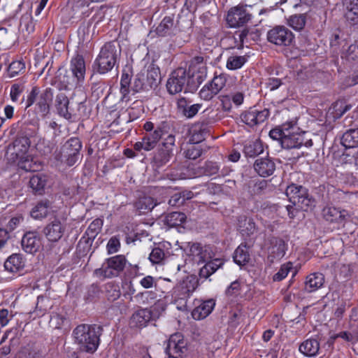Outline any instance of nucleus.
I'll use <instances>...</instances> for the list:
<instances>
[{"instance_id": "nucleus-37", "label": "nucleus", "mask_w": 358, "mask_h": 358, "mask_svg": "<svg viewBox=\"0 0 358 358\" xmlns=\"http://www.w3.org/2000/svg\"><path fill=\"white\" fill-rule=\"evenodd\" d=\"M234 261L239 266H244L250 261V253L248 248L245 244L241 243L234 253Z\"/></svg>"}, {"instance_id": "nucleus-9", "label": "nucleus", "mask_w": 358, "mask_h": 358, "mask_svg": "<svg viewBox=\"0 0 358 358\" xmlns=\"http://www.w3.org/2000/svg\"><path fill=\"white\" fill-rule=\"evenodd\" d=\"M82 148L80 139L71 137L61 146L57 159L68 166H72L78 161Z\"/></svg>"}, {"instance_id": "nucleus-19", "label": "nucleus", "mask_w": 358, "mask_h": 358, "mask_svg": "<svg viewBox=\"0 0 358 358\" xmlns=\"http://www.w3.org/2000/svg\"><path fill=\"white\" fill-rule=\"evenodd\" d=\"M296 129V124L294 122L293 129H287V134L284 136V138L281 142L282 148L285 149H296L300 148L301 146L305 145L307 148L313 145L311 139L305 141L304 133H297L294 131Z\"/></svg>"}, {"instance_id": "nucleus-23", "label": "nucleus", "mask_w": 358, "mask_h": 358, "mask_svg": "<svg viewBox=\"0 0 358 358\" xmlns=\"http://www.w3.org/2000/svg\"><path fill=\"white\" fill-rule=\"evenodd\" d=\"M320 349V341L314 337L304 340L299 346V351L308 357H316L319 354Z\"/></svg>"}, {"instance_id": "nucleus-38", "label": "nucleus", "mask_w": 358, "mask_h": 358, "mask_svg": "<svg viewBox=\"0 0 358 358\" xmlns=\"http://www.w3.org/2000/svg\"><path fill=\"white\" fill-rule=\"evenodd\" d=\"M294 122H287L282 124L281 126L275 127L271 129L269 132V136L275 141H278L281 144L282 139L284 138V136L287 132V129H293Z\"/></svg>"}, {"instance_id": "nucleus-5", "label": "nucleus", "mask_w": 358, "mask_h": 358, "mask_svg": "<svg viewBox=\"0 0 358 358\" xmlns=\"http://www.w3.org/2000/svg\"><path fill=\"white\" fill-rule=\"evenodd\" d=\"M197 286L198 280L192 276H187L173 287L172 297L178 310H186L187 300Z\"/></svg>"}, {"instance_id": "nucleus-54", "label": "nucleus", "mask_w": 358, "mask_h": 358, "mask_svg": "<svg viewBox=\"0 0 358 358\" xmlns=\"http://www.w3.org/2000/svg\"><path fill=\"white\" fill-rule=\"evenodd\" d=\"M201 145L196 143L190 144L185 151V156L189 159H196L201 155Z\"/></svg>"}, {"instance_id": "nucleus-3", "label": "nucleus", "mask_w": 358, "mask_h": 358, "mask_svg": "<svg viewBox=\"0 0 358 358\" xmlns=\"http://www.w3.org/2000/svg\"><path fill=\"white\" fill-rule=\"evenodd\" d=\"M53 99V90L48 87L41 92L38 86H34L25 100V108L35 104V110L45 117L50 113V103Z\"/></svg>"}, {"instance_id": "nucleus-24", "label": "nucleus", "mask_w": 358, "mask_h": 358, "mask_svg": "<svg viewBox=\"0 0 358 358\" xmlns=\"http://www.w3.org/2000/svg\"><path fill=\"white\" fill-rule=\"evenodd\" d=\"M254 169L259 176L265 178L274 173L275 164L270 158H259L255 161Z\"/></svg>"}, {"instance_id": "nucleus-57", "label": "nucleus", "mask_w": 358, "mask_h": 358, "mask_svg": "<svg viewBox=\"0 0 358 358\" xmlns=\"http://www.w3.org/2000/svg\"><path fill=\"white\" fill-rule=\"evenodd\" d=\"M66 322V318L64 315L54 313L50 317V325L54 329H62Z\"/></svg>"}, {"instance_id": "nucleus-47", "label": "nucleus", "mask_w": 358, "mask_h": 358, "mask_svg": "<svg viewBox=\"0 0 358 358\" xmlns=\"http://www.w3.org/2000/svg\"><path fill=\"white\" fill-rule=\"evenodd\" d=\"M144 80H145V75L143 73H139L135 76L131 87L134 93L150 90L147 83H143Z\"/></svg>"}, {"instance_id": "nucleus-25", "label": "nucleus", "mask_w": 358, "mask_h": 358, "mask_svg": "<svg viewBox=\"0 0 358 358\" xmlns=\"http://www.w3.org/2000/svg\"><path fill=\"white\" fill-rule=\"evenodd\" d=\"M271 246L268 248V252L270 253L268 258H282L286 253L287 245L283 239L279 237H273L270 240ZM271 262H273V259H271Z\"/></svg>"}, {"instance_id": "nucleus-42", "label": "nucleus", "mask_w": 358, "mask_h": 358, "mask_svg": "<svg viewBox=\"0 0 358 358\" xmlns=\"http://www.w3.org/2000/svg\"><path fill=\"white\" fill-rule=\"evenodd\" d=\"M103 224V220L101 218H96L93 220L87 227L85 234L87 236V239L93 241L97 235L101 232Z\"/></svg>"}, {"instance_id": "nucleus-31", "label": "nucleus", "mask_w": 358, "mask_h": 358, "mask_svg": "<svg viewBox=\"0 0 358 358\" xmlns=\"http://www.w3.org/2000/svg\"><path fill=\"white\" fill-rule=\"evenodd\" d=\"M48 176L43 173L33 175L29 180V186L35 194L41 195L45 192Z\"/></svg>"}, {"instance_id": "nucleus-35", "label": "nucleus", "mask_w": 358, "mask_h": 358, "mask_svg": "<svg viewBox=\"0 0 358 358\" xmlns=\"http://www.w3.org/2000/svg\"><path fill=\"white\" fill-rule=\"evenodd\" d=\"M264 151L262 143L259 140L245 142L243 152L247 157H255Z\"/></svg>"}, {"instance_id": "nucleus-46", "label": "nucleus", "mask_w": 358, "mask_h": 358, "mask_svg": "<svg viewBox=\"0 0 358 358\" xmlns=\"http://www.w3.org/2000/svg\"><path fill=\"white\" fill-rule=\"evenodd\" d=\"M248 61L245 56L231 55L227 60L226 67L229 70H237L241 69Z\"/></svg>"}, {"instance_id": "nucleus-45", "label": "nucleus", "mask_w": 358, "mask_h": 358, "mask_svg": "<svg viewBox=\"0 0 358 358\" xmlns=\"http://www.w3.org/2000/svg\"><path fill=\"white\" fill-rule=\"evenodd\" d=\"M20 169L25 171H35L38 168V165L33 161L31 155H26L17 159L15 162Z\"/></svg>"}, {"instance_id": "nucleus-6", "label": "nucleus", "mask_w": 358, "mask_h": 358, "mask_svg": "<svg viewBox=\"0 0 358 358\" xmlns=\"http://www.w3.org/2000/svg\"><path fill=\"white\" fill-rule=\"evenodd\" d=\"M141 287L145 291L137 293L135 299L144 305H148L155 301L158 296V292L161 289L160 281L150 275H142L138 281Z\"/></svg>"}, {"instance_id": "nucleus-8", "label": "nucleus", "mask_w": 358, "mask_h": 358, "mask_svg": "<svg viewBox=\"0 0 358 358\" xmlns=\"http://www.w3.org/2000/svg\"><path fill=\"white\" fill-rule=\"evenodd\" d=\"M285 193L289 201L303 211H307L315 205V199L309 194L308 190L301 185L292 183L287 186Z\"/></svg>"}, {"instance_id": "nucleus-14", "label": "nucleus", "mask_w": 358, "mask_h": 358, "mask_svg": "<svg viewBox=\"0 0 358 358\" xmlns=\"http://www.w3.org/2000/svg\"><path fill=\"white\" fill-rule=\"evenodd\" d=\"M229 78V76L227 73H220L217 74L215 73L213 79L200 90V97L206 101L212 99L226 86Z\"/></svg>"}, {"instance_id": "nucleus-1", "label": "nucleus", "mask_w": 358, "mask_h": 358, "mask_svg": "<svg viewBox=\"0 0 358 358\" xmlns=\"http://www.w3.org/2000/svg\"><path fill=\"white\" fill-rule=\"evenodd\" d=\"M102 333L100 325L82 324L73 329L72 336L81 351L93 353L99 347Z\"/></svg>"}, {"instance_id": "nucleus-59", "label": "nucleus", "mask_w": 358, "mask_h": 358, "mask_svg": "<svg viewBox=\"0 0 358 358\" xmlns=\"http://www.w3.org/2000/svg\"><path fill=\"white\" fill-rule=\"evenodd\" d=\"M165 257L164 251L159 248H155L150 254L149 259L153 264H160Z\"/></svg>"}, {"instance_id": "nucleus-4", "label": "nucleus", "mask_w": 358, "mask_h": 358, "mask_svg": "<svg viewBox=\"0 0 358 358\" xmlns=\"http://www.w3.org/2000/svg\"><path fill=\"white\" fill-rule=\"evenodd\" d=\"M128 261L124 255L106 258L100 268L93 271V275L101 280L119 277L127 267Z\"/></svg>"}, {"instance_id": "nucleus-60", "label": "nucleus", "mask_w": 358, "mask_h": 358, "mask_svg": "<svg viewBox=\"0 0 358 358\" xmlns=\"http://www.w3.org/2000/svg\"><path fill=\"white\" fill-rule=\"evenodd\" d=\"M13 39V34L9 32L6 28H0V45L3 47H7L12 43Z\"/></svg>"}, {"instance_id": "nucleus-15", "label": "nucleus", "mask_w": 358, "mask_h": 358, "mask_svg": "<svg viewBox=\"0 0 358 358\" xmlns=\"http://www.w3.org/2000/svg\"><path fill=\"white\" fill-rule=\"evenodd\" d=\"M176 137L173 134L167 136L157 149L153 157V163L157 168L166 164L173 155Z\"/></svg>"}, {"instance_id": "nucleus-53", "label": "nucleus", "mask_w": 358, "mask_h": 358, "mask_svg": "<svg viewBox=\"0 0 358 358\" xmlns=\"http://www.w3.org/2000/svg\"><path fill=\"white\" fill-rule=\"evenodd\" d=\"M162 135L156 129L150 133H147L144 135L145 140L147 141L148 145L151 149H154L159 140L162 138Z\"/></svg>"}, {"instance_id": "nucleus-34", "label": "nucleus", "mask_w": 358, "mask_h": 358, "mask_svg": "<svg viewBox=\"0 0 358 358\" xmlns=\"http://www.w3.org/2000/svg\"><path fill=\"white\" fill-rule=\"evenodd\" d=\"M341 144L345 148H355L358 147V128L350 129L342 136Z\"/></svg>"}, {"instance_id": "nucleus-21", "label": "nucleus", "mask_w": 358, "mask_h": 358, "mask_svg": "<svg viewBox=\"0 0 358 358\" xmlns=\"http://www.w3.org/2000/svg\"><path fill=\"white\" fill-rule=\"evenodd\" d=\"M322 213L326 221L338 224H343L348 217L347 210L329 206H325Z\"/></svg>"}, {"instance_id": "nucleus-41", "label": "nucleus", "mask_w": 358, "mask_h": 358, "mask_svg": "<svg viewBox=\"0 0 358 358\" xmlns=\"http://www.w3.org/2000/svg\"><path fill=\"white\" fill-rule=\"evenodd\" d=\"M157 205V202L151 196L140 197L135 203V206L141 213L150 211Z\"/></svg>"}, {"instance_id": "nucleus-10", "label": "nucleus", "mask_w": 358, "mask_h": 358, "mask_svg": "<svg viewBox=\"0 0 358 358\" xmlns=\"http://www.w3.org/2000/svg\"><path fill=\"white\" fill-rule=\"evenodd\" d=\"M201 252L198 258L199 262H206L205 265L200 268L199 276L203 278H208L224 264V260L220 258H215L213 247L210 245L201 246Z\"/></svg>"}, {"instance_id": "nucleus-13", "label": "nucleus", "mask_w": 358, "mask_h": 358, "mask_svg": "<svg viewBox=\"0 0 358 358\" xmlns=\"http://www.w3.org/2000/svg\"><path fill=\"white\" fill-rule=\"evenodd\" d=\"M188 76L192 80V89L197 90L199 86L203 82L207 76V66L202 56L193 57L189 66Z\"/></svg>"}, {"instance_id": "nucleus-29", "label": "nucleus", "mask_w": 358, "mask_h": 358, "mask_svg": "<svg viewBox=\"0 0 358 358\" xmlns=\"http://www.w3.org/2000/svg\"><path fill=\"white\" fill-rule=\"evenodd\" d=\"M324 283V276L321 273H313L308 275L304 282V289L307 292H313L321 288Z\"/></svg>"}, {"instance_id": "nucleus-16", "label": "nucleus", "mask_w": 358, "mask_h": 358, "mask_svg": "<svg viewBox=\"0 0 358 358\" xmlns=\"http://www.w3.org/2000/svg\"><path fill=\"white\" fill-rule=\"evenodd\" d=\"M187 345L183 335L175 333L167 341L165 352L169 358H181L187 350Z\"/></svg>"}, {"instance_id": "nucleus-44", "label": "nucleus", "mask_w": 358, "mask_h": 358, "mask_svg": "<svg viewBox=\"0 0 358 358\" xmlns=\"http://www.w3.org/2000/svg\"><path fill=\"white\" fill-rule=\"evenodd\" d=\"M306 23V14H296L291 15L288 20L287 24L289 27L295 31L302 30Z\"/></svg>"}, {"instance_id": "nucleus-62", "label": "nucleus", "mask_w": 358, "mask_h": 358, "mask_svg": "<svg viewBox=\"0 0 358 358\" xmlns=\"http://www.w3.org/2000/svg\"><path fill=\"white\" fill-rule=\"evenodd\" d=\"M120 248V238L117 236H112L106 245V250L108 254H113L117 252Z\"/></svg>"}, {"instance_id": "nucleus-43", "label": "nucleus", "mask_w": 358, "mask_h": 358, "mask_svg": "<svg viewBox=\"0 0 358 358\" xmlns=\"http://www.w3.org/2000/svg\"><path fill=\"white\" fill-rule=\"evenodd\" d=\"M166 303L164 299H159L157 300L152 306L149 308L148 311L150 313V315L154 321H156L159 319L162 315L164 313L166 309Z\"/></svg>"}, {"instance_id": "nucleus-17", "label": "nucleus", "mask_w": 358, "mask_h": 358, "mask_svg": "<svg viewBox=\"0 0 358 358\" xmlns=\"http://www.w3.org/2000/svg\"><path fill=\"white\" fill-rule=\"evenodd\" d=\"M30 147V140L27 136H21L15 139V141L8 146L6 150V157L12 163H15L17 159L26 155Z\"/></svg>"}, {"instance_id": "nucleus-11", "label": "nucleus", "mask_w": 358, "mask_h": 358, "mask_svg": "<svg viewBox=\"0 0 358 358\" xmlns=\"http://www.w3.org/2000/svg\"><path fill=\"white\" fill-rule=\"evenodd\" d=\"M70 70L73 75L72 78L67 77L66 79H65L66 76L64 75L63 79H62L61 73L58 76L65 88H66L69 85L73 83L78 85L84 81L86 73V66L85 59L83 55L77 54L71 58L70 62Z\"/></svg>"}, {"instance_id": "nucleus-40", "label": "nucleus", "mask_w": 358, "mask_h": 358, "mask_svg": "<svg viewBox=\"0 0 358 358\" xmlns=\"http://www.w3.org/2000/svg\"><path fill=\"white\" fill-rule=\"evenodd\" d=\"M173 17L171 16H166L157 27L155 32L159 36H166L170 34L173 27Z\"/></svg>"}, {"instance_id": "nucleus-18", "label": "nucleus", "mask_w": 358, "mask_h": 358, "mask_svg": "<svg viewBox=\"0 0 358 358\" xmlns=\"http://www.w3.org/2000/svg\"><path fill=\"white\" fill-rule=\"evenodd\" d=\"M247 5H238L227 13V23L230 27H238L248 23L252 15L247 10Z\"/></svg>"}, {"instance_id": "nucleus-48", "label": "nucleus", "mask_w": 358, "mask_h": 358, "mask_svg": "<svg viewBox=\"0 0 358 358\" xmlns=\"http://www.w3.org/2000/svg\"><path fill=\"white\" fill-rule=\"evenodd\" d=\"M268 187V182L265 180L252 181L249 185V192L252 196L260 195L264 192Z\"/></svg>"}, {"instance_id": "nucleus-36", "label": "nucleus", "mask_w": 358, "mask_h": 358, "mask_svg": "<svg viewBox=\"0 0 358 358\" xmlns=\"http://www.w3.org/2000/svg\"><path fill=\"white\" fill-rule=\"evenodd\" d=\"M50 208L51 203L49 200H41L32 208L31 215L35 219L43 218L47 216Z\"/></svg>"}, {"instance_id": "nucleus-64", "label": "nucleus", "mask_w": 358, "mask_h": 358, "mask_svg": "<svg viewBox=\"0 0 358 358\" xmlns=\"http://www.w3.org/2000/svg\"><path fill=\"white\" fill-rule=\"evenodd\" d=\"M350 325L352 331L358 337V306L352 310Z\"/></svg>"}, {"instance_id": "nucleus-2", "label": "nucleus", "mask_w": 358, "mask_h": 358, "mask_svg": "<svg viewBox=\"0 0 358 358\" xmlns=\"http://www.w3.org/2000/svg\"><path fill=\"white\" fill-rule=\"evenodd\" d=\"M121 55V46L117 41L106 43L93 63L94 71L99 74L110 72L117 64Z\"/></svg>"}, {"instance_id": "nucleus-56", "label": "nucleus", "mask_w": 358, "mask_h": 358, "mask_svg": "<svg viewBox=\"0 0 358 358\" xmlns=\"http://www.w3.org/2000/svg\"><path fill=\"white\" fill-rule=\"evenodd\" d=\"M239 227L242 233L249 235L255 231V224L252 219L244 217L239 220Z\"/></svg>"}, {"instance_id": "nucleus-22", "label": "nucleus", "mask_w": 358, "mask_h": 358, "mask_svg": "<svg viewBox=\"0 0 358 358\" xmlns=\"http://www.w3.org/2000/svg\"><path fill=\"white\" fill-rule=\"evenodd\" d=\"M21 245L26 252L35 253L38 250L41 245L40 238L36 232H27L22 238Z\"/></svg>"}, {"instance_id": "nucleus-49", "label": "nucleus", "mask_w": 358, "mask_h": 358, "mask_svg": "<svg viewBox=\"0 0 358 358\" xmlns=\"http://www.w3.org/2000/svg\"><path fill=\"white\" fill-rule=\"evenodd\" d=\"M293 263L291 262H286L281 265L279 271L273 276L274 282H280L284 280L288 273L293 270Z\"/></svg>"}, {"instance_id": "nucleus-52", "label": "nucleus", "mask_w": 358, "mask_h": 358, "mask_svg": "<svg viewBox=\"0 0 358 358\" xmlns=\"http://www.w3.org/2000/svg\"><path fill=\"white\" fill-rule=\"evenodd\" d=\"M25 69V64L21 60L12 62L8 68V73L10 77L13 78L22 73Z\"/></svg>"}, {"instance_id": "nucleus-12", "label": "nucleus", "mask_w": 358, "mask_h": 358, "mask_svg": "<svg viewBox=\"0 0 358 358\" xmlns=\"http://www.w3.org/2000/svg\"><path fill=\"white\" fill-rule=\"evenodd\" d=\"M266 39L274 45L284 48L292 45L295 41V36L285 26L276 25L267 31Z\"/></svg>"}, {"instance_id": "nucleus-26", "label": "nucleus", "mask_w": 358, "mask_h": 358, "mask_svg": "<svg viewBox=\"0 0 358 358\" xmlns=\"http://www.w3.org/2000/svg\"><path fill=\"white\" fill-rule=\"evenodd\" d=\"M215 306V302L213 299H208L202 301L193 309L192 312V317L196 320L206 318L212 312Z\"/></svg>"}, {"instance_id": "nucleus-20", "label": "nucleus", "mask_w": 358, "mask_h": 358, "mask_svg": "<svg viewBox=\"0 0 358 358\" xmlns=\"http://www.w3.org/2000/svg\"><path fill=\"white\" fill-rule=\"evenodd\" d=\"M269 116V110L264 109L259 110L255 108L243 112L240 115L241 122L250 128H254L263 123Z\"/></svg>"}, {"instance_id": "nucleus-39", "label": "nucleus", "mask_w": 358, "mask_h": 358, "mask_svg": "<svg viewBox=\"0 0 358 358\" xmlns=\"http://www.w3.org/2000/svg\"><path fill=\"white\" fill-rule=\"evenodd\" d=\"M186 215L181 212H171L168 213L164 220V222L170 227L181 226L186 220Z\"/></svg>"}, {"instance_id": "nucleus-33", "label": "nucleus", "mask_w": 358, "mask_h": 358, "mask_svg": "<svg viewBox=\"0 0 358 358\" xmlns=\"http://www.w3.org/2000/svg\"><path fill=\"white\" fill-rule=\"evenodd\" d=\"M24 266L22 257L19 254L10 255L4 262V268L10 273H16Z\"/></svg>"}, {"instance_id": "nucleus-30", "label": "nucleus", "mask_w": 358, "mask_h": 358, "mask_svg": "<svg viewBox=\"0 0 358 358\" xmlns=\"http://www.w3.org/2000/svg\"><path fill=\"white\" fill-rule=\"evenodd\" d=\"M69 100L64 92H59L55 98V107L58 114L69 120L71 118V114L69 112Z\"/></svg>"}, {"instance_id": "nucleus-51", "label": "nucleus", "mask_w": 358, "mask_h": 358, "mask_svg": "<svg viewBox=\"0 0 358 358\" xmlns=\"http://www.w3.org/2000/svg\"><path fill=\"white\" fill-rule=\"evenodd\" d=\"M346 20L352 24L358 23V3H351L345 14Z\"/></svg>"}, {"instance_id": "nucleus-61", "label": "nucleus", "mask_w": 358, "mask_h": 358, "mask_svg": "<svg viewBox=\"0 0 358 358\" xmlns=\"http://www.w3.org/2000/svg\"><path fill=\"white\" fill-rule=\"evenodd\" d=\"M128 266H127V275L129 278V280H132L134 278H139L143 275V273L140 272V266L138 264H132L130 263H127Z\"/></svg>"}, {"instance_id": "nucleus-7", "label": "nucleus", "mask_w": 358, "mask_h": 358, "mask_svg": "<svg viewBox=\"0 0 358 358\" xmlns=\"http://www.w3.org/2000/svg\"><path fill=\"white\" fill-rule=\"evenodd\" d=\"M192 80L188 76L187 70L178 68L174 70L166 82V89L170 94H176L182 91L184 92H193L196 90L192 89Z\"/></svg>"}, {"instance_id": "nucleus-50", "label": "nucleus", "mask_w": 358, "mask_h": 358, "mask_svg": "<svg viewBox=\"0 0 358 358\" xmlns=\"http://www.w3.org/2000/svg\"><path fill=\"white\" fill-rule=\"evenodd\" d=\"M20 27L30 34L35 29V24L33 22V18L31 13H25L22 15L20 18Z\"/></svg>"}, {"instance_id": "nucleus-58", "label": "nucleus", "mask_w": 358, "mask_h": 358, "mask_svg": "<svg viewBox=\"0 0 358 358\" xmlns=\"http://www.w3.org/2000/svg\"><path fill=\"white\" fill-rule=\"evenodd\" d=\"M166 176L171 180L186 178V174L184 173V167L182 166H178L177 167L171 168L169 171L166 173Z\"/></svg>"}, {"instance_id": "nucleus-63", "label": "nucleus", "mask_w": 358, "mask_h": 358, "mask_svg": "<svg viewBox=\"0 0 358 358\" xmlns=\"http://www.w3.org/2000/svg\"><path fill=\"white\" fill-rule=\"evenodd\" d=\"M107 287L110 289H107V296L108 300L114 301L119 299L120 296V290L117 285H114L113 282L107 284Z\"/></svg>"}, {"instance_id": "nucleus-28", "label": "nucleus", "mask_w": 358, "mask_h": 358, "mask_svg": "<svg viewBox=\"0 0 358 358\" xmlns=\"http://www.w3.org/2000/svg\"><path fill=\"white\" fill-rule=\"evenodd\" d=\"M64 228L61 222L58 220H55L51 223L48 224L44 229V233L50 241L55 242L62 238Z\"/></svg>"}, {"instance_id": "nucleus-32", "label": "nucleus", "mask_w": 358, "mask_h": 358, "mask_svg": "<svg viewBox=\"0 0 358 358\" xmlns=\"http://www.w3.org/2000/svg\"><path fill=\"white\" fill-rule=\"evenodd\" d=\"M145 80L147 86H148L150 90L156 87L161 80L160 70L159 67L155 66L154 64H150L147 70Z\"/></svg>"}, {"instance_id": "nucleus-55", "label": "nucleus", "mask_w": 358, "mask_h": 358, "mask_svg": "<svg viewBox=\"0 0 358 358\" xmlns=\"http://www.w3.org/2000/svg\"><path fill=\"white\" fill-rule=\"evenodd\" d=\"M25 90L24 83L18 82L14 83L10 87V96L13 102L18 101L20 96L23 93Z\"/></svg>"}, {"instance_id": "nucleus-27", "label": "nucleus", "mask_w": 358, "mask_h": 358, "mask_svg": "<svg viewBox=\"0 0 358 358\" xmlns=\"http://www.w3.org/2000/svg\"><path fill=\"white\" fill-rule=\"evenodd\" d=\"M153 321L148 309L145 308H141L133 313L130 323L136 327L142 328L146 327L149 322Z\"/></svg>"}]
</instances>
